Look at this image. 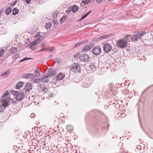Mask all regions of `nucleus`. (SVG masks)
<instances>
[{
    "mask_svg": "<svg viewBox=\"0 0 153 153\" xmlns=\"http://www.w3.org/2000/svg\"><path fill=\"white\" fill-rule=\"evenodd\" d=\"M130 35H126L124 39L122 40H119L117 42V46L121 48H124L127 47L128 38Z\"/></svg>",
    "mask_w": 153,
    "mask_h": 153,
    "instance_id": "nucleus-1",
    "label": "nucleus"
},
{
    "mask_svg": "<svg viewBox=\"0 0 153 153\" xmlns=\"http://www.w3.org/2000/svg\"><path fill=\"white\" fill-rule=\"evenodd\" d=\"M10 98L5 99L2 101V104L0 105V113L3 112L5 110L6 108L9 106L10 104Z\"/></svg>",
    "mask_w": 153,
    "mask_h": 153,
    "instance_id": "nucleus-2",
    "label": "nucleus"
},
{
    "mask_svg": "<svg viewBox=\"0 0 153 153\" xmlns=\"http://www.w3.org/2000/svg\"><path fill=\"white\" fill-rule=\"evenodd\" d=\"M146 33V32L144 31L136 32L135 35L131 37V40L133 41H136L141 38L140 36H143Z\"/></svg>",
    "mask_w": 153,
    "mask_h": 153,
    "instance_id": "nucleus-3",
    "label": "nucleus"
},
{
    "mask_svg": "<svg viewBox=\"0 0 153 153\" xmlns=\"http://www.w3.org/2000/svg\"><path fill=\"white\" fill-rule=\"evenodd\" d=\"M71 67V70L74 73H79L81 71V68L79 64L77 63H74Z\"/></svg>",
    "mask_w": 153,
    "mask_h": 153,
    "instance_id": "nucleus-4",
    "label": "nucleus"
},
{
    "mask_svg": "<svg viewBox=\"0 0 153 153\" xmlns=\"http://www.w3.org/2000/svg\"><path fill=\"white\" fill-rule=\"evenodd\" d=\"M94 46V44L93 43H89L85 46L82 49V52H85L89 51Z\"/></svg>",
    "mask_w": 153,
    "mask_h": 153,
    "instance_id": "nucleus-5",
    "label": "nucleus"
},
{
    "mask_svg": "<svg viewBox=\"0 0 153 153\" xmlns=\"http://www.w3.org/2000/svg\"><path fill=\"white\" fill-rule=\"evenodd\" d=\"M101 51V48L100 47L97 46L93 49L92 52L94 55L97 56L100 53Z\"/></svg>",
    "mask_w": 153,
    "mask_h": 153,
    "instance_id": "nucleus-6",
    "label": "nucleus"
},
{
    "mask_svg": "<svg viewBox=\"0 0 153 153\" xmlns=\"http://www.w3.org/2000/svg\"><path fill=\"white\" fill-rule=\"evenodd\" d=\"M79 59L82 61L87 62L89 58V56L87 54H82L79 57Z\"/></svg>",
    "mask_w": 153,
    "mask_h": 153,
    "instance_id": "nucleus-7",
    "label": "nucleus"
},
{
    "mask_svg": "<svg viewBox=\"0 0 153 153\" xmlns=\"http://www.w3.org/2000/svg\"><path fill=\"white\" fill-rule=\"evenodd\" d=\"M49 73L47 74L48 77H51L53 76L56 73V71L55 69H53V68H51L48 69Z\"/></svg>",
    "mask_w": 153,
    "mask_h": 153,
    "instance_id": "nucleus-8",
    "label": "nucleus"
},
{
    "mask_svg": "<svg viewBox=\"0 0 153 153\" xmlns=\"http://www.w3.org/2000/svg\"><path fill=\"white\" fill-rule=\"evenodd\" d=\"M49 73L47 74L48 77H51L53 76L56 73V71L55 69H53V68H51L48 69Z\"/></svg>",
    "mask_w": 153,
    "mask_h": 153,
    "instance_id": "nucleus-9",
    "label": "nucleus"
},
{
    "mask_svg": "<svg viewBox=\"0 0 153 153\" xmlns=\"http://www.w3.org/2000/svg\"><path fill=\"white\" fill-rule=\"evenodd\" d=\"M111 49V46L109 44H105L104 45L103 49L106 52L108 53L110 52Z\"/></svg>",
    "mask_w": 153,
    "mask_h": 153,
    "instance_id": "nucleus-10",
    "label": "nucleus"
},
{
    "mask_svg": "<svg viewBox=\"0 0 153 153\" xmlns=\"http://www.w3.org/2000/svg\"><path fill=\"white\" fill-rule=\"evenodd\" d=\"M24 97V94L22 93H17L16 94V99L18 101H21L23 99Z\"/></svg>",
    "mask_w": 153,
    "mask_h": 153,
    "instance_id": "nucleus-11",
    "label": "nucleus"
},
{
    "mask_svg": "<svg viewBox=\"0 0 153 153\" xmlns=\"http://www.w3.org/2000/svg\"><path fill=\"white\" fill-rule=\"evenodd\" d=\"M48 77H49L48 76L47 74L44 75L41 79H39V80L44 83L48 82L49 80L48 79Z\"/></svg>",
    "mask_w": 153,
    "mask_h": 153,
    "instance_id": "nucleus-12",
    "label": "nucleus"
},
{
    "mask_svg": "<svg viewBox=\"0 0 153 153\" xmlns=\"http://www.w3.org/2000/svg\"><path fill=\"white\" fill-rule=\"evenodd\" d=\"M38 89L40 91H42L45 93L47 92L48 90V88L45 85H40L38 87Z\"/></svg>",
    "mask_w": 153,
    "mask_h": 153,
    "instance_id": "nucleus-13",
    "label": "nucleus"
},
{
    "mask_svg": "<svg viewBox=\"0 0 153 153\" xmlns=\"http://www.w3.org/2000/svg\"><path fill=\"white\" fill-rule=\"evenodd\" d=\"M65 76V75L63 73H59L56 76V78L57 80H61Z\"/></svg>",
    "mask_w": 153,
    "mask_h": 153,
    "instance_id": "nucleus-14",
    "label": "nucleus"
},
{
    "mask_svg": "<svg viewBox=\"0 0 153 153\" xmlns=\"http://www.w3.org/2000/svg\"><path fill=\"white\" fill-rule=\"evenodd\" d=\"M34 75L30 73H26L25 74L23 75V77L24 78H33Z\"/></svg>",
    "mask_w": 153,
    "mask_h": 153,
    "instance_id": "nucleus-15",
    "label": "nucleus"
},
{
    "mask_svg": "<svg viewBox=\"0 0 153 153\" xmlns=\"http://www.w3.org/2000/svg\"><path fill=\"white\" fill-rule=\"evenodd\" d=\"M32 83L27 84L25 87V90L27 91H29L32 88Z\"/></svg>",
    "mask_w": 153,
    "mask_h": 153,
    "instance_id": "nucleus-16",
    "label": "nucleus"
},
{
    "mask_svg": "<svg viewBox=\"0 0 153 153\" xmlns=\"http://www.w3.org/2000/svg\"><path fill=\"white\" fill-rule=\"evenodd\" d=\"M38 44L37 40H35L31 42L30 45V48L33 49L32 48L33 46H36Z\"/></svg>",
    "mask_w": 153,
    "mask_h": 153,
    "instance_id": "nucleus-17",
    "label": "nucleus"
},
{
    "mask_svg": "<svg viewBox=\"0 0 153 153\" xmlns=\"http://www.w3.org/2000/svg\"><path fill=\"white\" fill-rule=\"evenodd\" d=\"M12 10V8L11 7H9L5 10V13L7 15H9Z\"/></svg>",
    "mask_w": 153,
    "mask_h": 153,
    "instance_id": "nucleus-18",
    "label": "nucleus"
},
{
    "mask_svg": "<svg viewBox=\"0 0 153 153\" xmlns=\"http://www.w3.org/2000/svg\"><path fill=\"white\" fill-rule=\"evenodd\" d=\"M24 83L22 82H20L18 83L16 85V89H19L22 87Z\"/></svg>",
    "mask_w": 153,
    "mask_h": 153,
    "instance_id": "nucleus-19",
    "label": "nucleus"
},
{
    "mask_svg": "<svg viewBox=\"0 0 153 153\" xmlns=\"http://www.w3.org/2000/svg\"><path fill=\"white\" fill-rule=\"evenodd\" d=\"M19 11V10L17 8H15L13 9V15H16V14L18 13Z\"/></svg>",
    "mask_w": 153,
    "mask_h": 153,
    "instance_id": "nucleus-20",
    "label": "nucleus"
},
{
    "mask_svg": "<svg viewBox=\"0 0 153 153\" xmlns=\"http://www.w3.org/2000/svg\"><path fill=\"white\" fill-rule=\"evenodd\" d=\"M9 92L8 91H6L5 92V93L4 94L3 97L2 98V101H3L5 99L4 97H7L9 94Z\"/></svg>",
    "mask_w": 153,
    "mask_h": 153,
    "instance_id": "nucleus-21",
    "label": "nucleus"
},
{
    "mask_svg": "<svg viewBox=\"0 0 153 153\" xmlns=\"http://www.w3.org/2000/svg\"><path fill=\"white\" fill-rule=\"evenodd\" d=\"M78 7L76 5H74L72 8V11L73 13L76 12L78 9Z\"/></svg>",
    "mask_w": 153,
    "mask_h": 153,
    "instance_id": "nucleus-22",
    "label": "nucleus"
},
{
    "mask_svg": "<svg viewBox=\"0 0 153 153\" xmlns=\"http://www.w3.org/2000/svg\"><path fill=\"white\" fill-rule=\"evenodd\" d=\"M40 70L38 68H36L35 71V74L36 76L37 77H39L40 76V74L39 73Z\"/></svg>",
    "mask_w": 153,
    "mask_h": 153,
    "instance_id": "nucleus-23",
    "label": "nucleus"
},
{
    "mask_svg": "<svg viewBox=\"0 0 153 153\" xmlns=\"http://www.w3.org/2000/svg\"><path fill=\"white\" fill-rule=\"evenodd\" d=\"M17 51V48L16 47H13L10 49V52L12 53H16Z\"/></svg>",
    "mask_w": 153,
    "mask_h": 153,
    "instance_id": "nucleus-24",
    "label": "nucleus"
},
{
    "mask_svg": "<svg viewBox=\"0 0 153 153\" xmlns=\"http://www.w3.org/2000/svg\"><path fill=\"white\" fill-rule=\"evenodd\" d=\"M67 17V15L64 16H63V17L60 20L61 23H64Z\"/></svg>",
    "mask_w": 153,
    "mask_h": 153,
    "instance_id": "nucleus-25",
    "label": "nucleus"
},
{
    "mask_svg": "<svg viewBox=\"0 0 153 153\" xmlns=\"http://www.w3.org/2000/svg\"><path fill=\"white\" fill-rule=\"evenodd\" d=\"M52 24L51 22H48L46 24V25L45 26V27L47 29H50L52 25Z\"/></svg>",
    "mask_w": 153,
    "mask_h": 153,
    "instance_id": "nucleus-26",
    "label": "nucleus"
},
{
    "mask_svg": "<svg viewBox=\"0 0 153 153\" xmlns=\"http://www.w3.org/2000/svg\"><path fill=\"white\" fill-rule=\"evenodd\" d=\"M109 36L108 35H104L102 36H100L99 38V39L100 40H102L104 39H106V38L108 37Z\"/></svg>",
    "mask_w": 153,
    "mask_h": 153,
    "instance_id": "nucleus-27",
    "label": "nucleus"
},
{
    "mask_svg": "<svg viewBox=\"0 0 153 153\" xmlns=\"http://www.w3.org/2000/svg\"><path fill=\"white\" fill-rule=\"evenodd\" d=\"M91 1V0H82V3L85 5L86 4Z\"/></svg>",
    "mask_w": 153,
    "mask_h": 153,
    "instance_id": "nucleus-28",
    "label": "nucleus"
},
{
    "mask_svg": "<svg viewBox=\"0 0 153 153\" xmlns=\"http://www.w3.org/2000/svg\"><path fill=\"white\" fill-rule=\"evenodd\" d=\"M4 49H1L0 50V57L2 56L4 53Z\"/></svg>",
    "mask_w": 153,
    "mask_h": 153,
    "instance_id": "nucleus-29",
    "label": "nucleus"
},
{
    "mask_svg": "<svg viewBox=\"0 0 153 153\" xmlns=\"http://www.w3.org/2000/svg\"><path fill=\"white\" fill-rule=\"evenodd\" d=\"M89 67L91 69H95V66L94 65V64L93 63H91V64H90V65L89 66Z\"/></svg>",
    "mask_w": 153,
    "mask_h": 153,
    "instance_id": "nucleus-30",
    "label": "nucleus"
},
{
    "mask_svg": "<svg viewBox=\"0 0 153 153\" xmlns=\"http://www.w3.org/2000/svg\"><path fill=\"white\" fill-rule=\"evenodd\" d=\"M32 59V58H25L22 59V60H21L20 62H21L23 61H25L27 60H30Z\"/></svg>",
    "mask_w": 153,
    "mask_h": 153,
    "instance_id": "nucleus-31",
    "label": "nucleus"
},
{
    "mask_svg": "<svg viewBox=\"0 0 153 153\" xmlns=\"http://www.w3.org/2000/svg\"><path fill=\"white\" fill-rule=\"evenodd\" d=\"M9 73L8 72L5 71L4 73H2L1 74V76H6Z\"/></svg>",
    "mask_w": 153,
    "mask_h": 153,
    "instance_id": "nucleus-32",
    "label": "nucleus"
},
{
    "mask_svg": "<svg viewBox=\"0 0 153 153\" xmlns=\"http://www.w3.org/2000/svg\"><path fill=\"white\" fill-rule=\"evenodd\" d=\"M58 13V12L57 11H55L53 14V16L54 17H56L57 16Z\"/></svg>",
    "mask_w": 153,
    "mask_h": 153,
    "instance_id": "nucleus-33",
    "label": "nucleus"
},
{
    "mask_svg": "<svg viewBox=\"0 0 153 153\" xmlns=\"http://www.w3.org/2000/svg\"><path fill=\"white\" fill-rule=\"evenodd\" d=\"M81 43L80 42H79L76 43L74 45L75 47H78L81 44Z\"/></svg>",
    "mask_w": 153,
    "mask_h": 153,
    "instance_id": "nucleus-34",
    "label": "nucleus"
},
{
    "mask_svg": "<svg viewBox=\"0 0 153 153\" xmlns=\"http://www.w3.org/2000/svg\"><path fill=\"white\" fill-rule=\"evenodd\" d=\"M17 92L15 91H13L11 92V94L14 95H16L17 93Z\"/></svg>",
    "mask_w": 153,
    "mask_h": 153,
    "instance_id": "nucleus-35",
    "label": "nucleus"
},
{
    "mask_svg": "<svg viewBox=\"0 0 153 153\" xmlns=\"http://www.w3.org/2000/svg\"><path fill=\"white\" fill-rule=\"evenodd\" d=\"M87 16L86 15V14H85V15L83 16L80 19H79V20H82L83 19H84V18H85L86 16Z\"/></svg>",
    "mask_w": 153,
    "mask_h": 153,
    "instance_id": "nucleus-36",
    "label": "nucleus"
},
{
    "mask_svg": "<svg viewBox=\"0 0 153 153\" xmlns=\"http://www.w3.org/2000/svg\"><path fill=\"white\" fill-rule=\"evenodd\" d=\"M35 37H41V35L40 33H37L36 35H35Z\"/></svg>",
    "mask_w": 153,
    "mask_h": 153,
    "instance_id": "nucleus-37",
    "label": "nucleus"
},
{
    "mask_svg": "<svg viewBox=\"0 0 153 153\" xmlns=\"http://www.w3.org/2000/svg\"><path fill=\"white\" fill-rule=\"evenodd\" d=\"M31 0H26V2L27 4H29L31 3Z\"/></svg>",
    "mask_w": 153,
    "mask_h": 153,
    "instance_id": "nucleus-38",
    "label": "nucleus"
},
{
    "mask_svg": "<svg viewBox=\"0 0 153 153\" xmlns=\"http://www.w3.org/2000/svg\"><path fill=\"white\" fill-rule=\"evenodd\" d=\"M4 9H1L0 10V16H1V15L4 12Z\"/></svg>",
    "mask_w": 153,
    "mask_h": 153,
    "instance_id": "nucleus-39",
    "label": "nucleus"
},
{
    "mask_svg": "<svg viewBox=\"0 0 153 153\" xmlns=\"http://www.w3.org/2000/svg\"><path fill=\"white\" fill-rule=\"evenodd\" d=\"M41 37H38L37 39L36 40H37V42H38L41 41Z\"/></svg>",
    "mask_w": 153,
    "mask_h": 153,
    "instance_id": "nucleus-40",
    "label": "nucleus"
},
{
    "mask_svg": "<svg viewBox=\"0 0 153 153\" xmlns=\"http://www.w3.org/2000/svg\"><path fill=\"white\" fill-rule=\"evenodd\" d=\"M17 2V1H15V2H13V3H12V4H10V5H11V6H14V5H15L16 4V3Z\"/></svg>",
    "mask_w": 153,
    "mask_h": 153,
    "instance_id": "nucleus-41",
    "label": "nucleus"
},
{
    "mask_svg": "<svg viewBox=\"0 0 153 153\" xmlns=\"http://www.w3.org/2000/svg\"><path fill=\"white\" fill-rule=\"evenodd\" d=\"M89 85L88 84H85L83 85V86L85 88H87L89 86Z\"/></svg>",
    "mask_w": 153,
    "mask_h": 153,
    "instance_id": "nucleus-42",
    "label": "nucleus"
},
{
    "mask_svg": "<svg viewBox=\"0 0 153 153\" xmlns=\"http://www.w3.org/2000/svg\"><path fill=\"white\" fill-rule=\"evenodd\" d=\"M56 62L57 63H59L60 62L61 60L59 59H56L55 60Z\"/></svg>",
    "mask_w": 153,
    "mask_h": 153,
    "instance_id": "nucleus-43",
    "label": "nucleus"
},
{
    "mask_svg": "<svg viewBox=\"0 0 153 153\" xmlns=\"http://www.w3.org/2000/svg\"><path fill=\"white\" fill-rule=\"evenodd\" d=\"M54 49V48L53 47H51L50 49V50L52 52L53 51Z\"/></svg>",
    "mask_w": 153,
    "mask_h": 153,
    "instance_id": "nucleus-44",
    "label": "nucleus"
},
{
    "mask_svg": "<svg viewBox=\"0 0 153 153\" xmlns=\"http://www.w3.org/2000/svg\"><path fill=\"white\" fill-rule=\"evenodd\" d=\"M14 57H15V58L16 59L17 58V57H19V56L17 54H15L14 56Z\"/></svg>",
    "mask_w": 153,
    "mask_h": 153,
    "instance_id": "nucleus-45",
    "label": "nucleus"
},
{
    "mask_svg": "<svg viewBox=\"0 0 153 153\" xmlns=\"http://www.w3.org/2000/svg\"><path fill=\"white\" fill-rule=\"evenodd\" d=\"M91 10L90 11L88 12L86 14L87 16H88L90 13H91Z\"/></svg>",
    "mask_w": 153,
    "mask_h": 153,
    "instance_id": "nucleus-46",
    "label": "nucleus"
},
{
    "mask_svg": "<svg viewBox=\"0 0 153 153\" xmlns=\"http://www.w3.org/2000/svg\"><path fill=\"white\" fill-rule=\"evenodd\" d=\"M45 49H44V48H43V49H42L41 50H39V52H42V51H45Z\"/></svg>",
    "mask_w": 153,
    "mask_h": 153,
    "instance_id": "nucleus-47",
    "label": "nucleus"
},
{
    "mask_svg": "<svg viewBox=\"0 0 153 153\" xmlns=\"http://www.w3.org/2000/svg\"><path fill=\"white\" fill-rule=\"evenodd\" d=\"M34 115V114H32L30 116V117L32 118L33 117Z\"/></svg>",
    "mask_w": 153,
    "mask_h": 153,
    "instance_id": "nucleus-48",
    "label": "nucleus"
},
{
    "mask_svg": "<svg viewBox=\"0 0 153 153\" xmlns=\"http://www.w3.org/2000/svg\"><path fill=\"white\" fill-rule=\"evenodd\" d=\"M102 0H96V1L98 3H99L101 1H102Z\"/></svg>",
    "mask_w": 153,
    "mask_h": 153,
    "instance_id": "nucleus-49",
    "label": "nucleus"
},
{
    "mask_svg": "<svg viewBox=\"0 0 153 153\" xmlns=\"http://www.w3.org/2000/svg\"><path fill=\"white\" fill-rule=\"evenodd\" d=\"M53 56V55H50L49 56V57L50 58H51Z\"/></svg>",
    "mask_w": 153,
    "mask_h": 153,
    "instance_id": "nucleus-50",
    "label": "nucleus"
},
{
    "mask_svg": "<svg viewBox=\"0 0 153 153\" xmlns=\"http://www.w3.org/2000/svg\"><path fill=\"white\" fill-rule=\"evenodd\" d=\"M76 56V55H74V56Z\"/></svg>",
    "mask_w": 153,
    "mask_h": 153,
    "instance_id": "nucleus-51",
    "label": "nucleus"
}]
</instances>
